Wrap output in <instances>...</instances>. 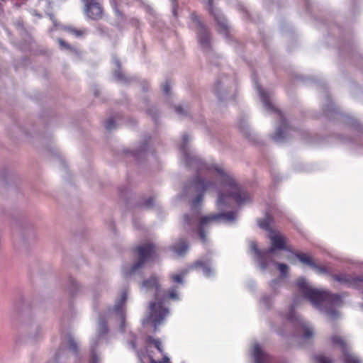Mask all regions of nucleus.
Wrapping results in <instances>:
<instances>
[{"instance_id":"obj_25","label":"nucleus","mask_w":363,"mask_h":363,"mask_svg":"<svg viewBox=\"0 0 363 363\" xmlns=\"http://www.w3.org/2000/svg\"><path fill=\"white\" fill-rule=\"evenodd\" d=\"M286 318H287V320H289V321H291V322H293L294 320L298 321V322H301L300 319L296 315V313L294 311V306L291 307V308L289 310V313L287 315Z\"/></svg>"},{"instance_id":"obj_42","label":"nucleus","mask_w":363,"mask_h":363,"mask_svg":"<svg viewBox=\"0 0 363 363\" xmlns=\"http://www.w3.org/2000/svg\"><path fill=\"white\" fill-rule=\"evenodd\" d=\"M218 86V84H216V88H215V89H216V91H217Z\"/></svg>"},{"instance_id":"obj_23","label":"nucleus","mask_w":363,"mask_h":363,"mask_svg":"<svg viewBox=\"0 0 363 363\" xmlns=\"http://www.w3.org/2000/svg\"><path fill=\"white\" fill-rule=\"evenodd\" d=\"M190 18L191 20V21L195 23V25L196 26V27L199 29L201 28H203L204 27H206L203 23H202V21H201L199 16L196 14V12H192L191 14H190Z\"/></svg>"},{"instance_id":"obj_1","label":"nucleus","mask_w":363,"mask_h":363,"mask_svg":"<svg viewBox=\"0 0 363 363\" xmlns=\"http://www.w3.org/2000/svg\"><path fill=\"white\" fill-rule=\"evenodd\" d=\"M141 286L147 290L155 291V298L157 302L150 303L147 320L156 329L168 314V309L163 306V301L179 299L178 286H174L167 291H162L156 276H151L149 279L143 280Z\"/></svg>"},{"instance_id":"obj_5","label":"nucleus","mask_w":363,"mask_h":363,"mask_svg":"<svg viewBox=\"0 0 363 363\" xmlns=\"http://www.w3.org/2000/svg\"><path fill=\"white\" fill-rule=\"evenodd\" d=\"M134 251L138 255V260L133 265L131 273H134L137 269L143 267L145 263L157 257L156 245L152 242H146L138 245Z\"/></svg>"},{"instance_id":"obj_27","label":"nucleus","mask_w":363,"mask_h":363,"mask_svg":"<svg viewBox=\"0 0 363 363\" xmlns=\"http://www.w3.org/2000/svg\"><path fill=\"white\" fill-rule=\"evenodd\" d=\"M58 43L62 49H66L71 51L74 50V48L69 44L61 38L58 39Z\"/></svg>"},{"instance_id":"obj_32","label":"nucleus","mask_w":363,"mask_h":363,"mask_svg":"<svg viewBox=\"0 0 363 363\" xmlns=\"http://www.w3.org/2000/svg\"><path fill=\"white\" fill-rule=\"evenodd\" d=\"M153 203H154V199H153V198L150 197L145 201L144 206L147 208H150L153 206Z\"/></svg>"},{"instance_id":"obj_36","label":"nucleus","mask_w":363,"mask_h":363,"mask_svg":"<svg viewBox=\"0 0 363 363\" xmlns=\"http://www.w3.org/2000/svg\"><path fill=\"white\" fill-rule=\"evenodd\" d=\"M130 345H131V347H132V348L133 350H136V348H137V343H136L135 338H133V340H131L130 341Z\"/></svg>"},{"instance_id":"obj_11","label":"nucleus","mask_w":363,"mask_h":363,"mask_svg":"<svg viewBox=\"0 0 363 363\" xmlns=\"http://www.w3.org/2000/svg\"><path fill=\"white\" fill-rule=\"evenodd\" d=\"M269 238L272 242V246L267 250V254L273 253L276 250L290 251L289 248L286 245V238L279 232L274 230V233H270Z\"/></svg>"},{"instance_id":"obj_12","label":"nucleus","mask_w":363,"mask_h":363,"mask_svg":"<svg viewBox=\"0 0 363 363\" xmlns=\"http://www.w3.org/2000/svg\"><path fill=\"white\" fill-rule=\"evenodd\" d=\"M252 354L255 363H267L269 360V355L263 351L258 343L253 345Z\"/></svg>"},{"instance_id":"obj_17","label":"nucleus","mask_w":363,"mask_h":363,"mask_svg":"<svg viewBox=\"0 0 363 363\" xmlns=\"http://www.w3.org/2000/svg\"><path fill=\"white\" fill-rule=\"evenodd\" d=\"M273 222V218L269 213H266L262 219L258 220V225L263 230H265L270 233H274V230L271 228V224Z\"/></svg>"},{"instance_id":"obj_14","label":"nucleus","mask_w":363,"mask_h":363,"mask_svg":"<svg viewBox=\"0 0 363 363\" xmlns=\"http://www.w3.org/2000/svg\"><path fill=\"white\" fill-rule=\"evenodd\" d=\"M128 291L123 289L121 292L120 298L116 301L114 306V311L124 318V305L127 301Z\"/></svg>"},{"instance_id":"obj_35","label":"nucleus","mask_w":363,"mask_h":363,"mask_svg":"<svg viewBox=\"0 0 363 363\" xmlns=\"http://www.w3.org/2000/svg\"><path fill=\"white\" fill-rule=\"evenodd\" d=\"M313 268H314V269H317V270H318V272H319L320 273H323V274H324V273H326V272H327V269H326V268H325V267H320V266L316 265V267H313Z\"/></svg>"},{"instance_id":"obj_22","label":"nucleus","mask_w":363,"mask_h":363,"mask_svg":"<svg viewBox=\"0 0 363 363\" xmlns=\"http://www.w3.org/2000/svg\"><path fill=\"white\" fill-rule=\"evenodd\" d=\"M342 353L344 363H359V360L354 355L349 353L347 350Z\"/></svg>"},{"instance_id":"obj_15","label":"nucleus","mask_w":363,"mask_h":363,"mask_svg":"<svg viewBox=\"0 0 363 363\" xmlns=\"http://www.w3.org/2000/svg\"><path fill=\"white\" fill-rule=\"evenodd\" d=\"M189 249L188 242L185 239H179L175 244L170 247V250L179 256L184 255Z\"/></svg>"},{"instance_id":"obj_13","label":"nucleus","mask_w":363,"mask_h":363,"mask_svg":"<svg viewBox=\"0 0 363 363\" xmlns=\"http://www.w3.org/2000/svg\"><path fill=\"white\" fill-rule=\"evenodd\" d=\"M198 40L201 47L203 49L210 48L211 35L206 27L201 28L198 32Z\"/></svg>"},{"instance_id":"obj_7","label":"nucleus","mask_w":363,"mask_h":363,"mask_svg":"<svg viewBox=\"0 0 363 363\" xmlns=\"http://www.w3.org/2000/svg\"><path fill=\"white\" fill-rule=\"evenodd\" d=\"M216 188V184L211 182H206L200 177H196L189 186H186V190H191L193 192L197 193L196 198L193 201L194 206L199 204L203 199V194L206 190Z\"/></svg>"},{"instance_id":"obj_43","label":"nucleus","mask_w":363,"mask_h":363,"mask_svg":"<svg viewBox=\"0 0 363 363\" xmlns=\"http://www.w3.org/2000/svg\"><path fill=\"white\" fill-rule=\"evenodd\" d=\"M116 11L118 13L119 11L116 8Z\"/></svg>"},{"instance_id":"obj_6","label":"nucleus","mask_w":363,"mask_h":363,"mask_svg":"<svg viewBox=\"0 0 363 363\" xmlns=\"http://www.w3.org/2000/svg\"><path fill=\"white\" fill-rule=\"evenodd\" d=\"M82 12L89 20L97 21L103 19L106 11L100 0H81Z\"/></svg>"},{"instance_id":"obj_21","label":"nucleus","mask_w":363,"mask_h":363,"mask_svg":"<svg viewBox=\"0 0 363 363\" xmlns=\"http://www.w3.org/2000/svg\"><path fill=\"white\" fill-rule=\"evenodd\" d=\"M301 323V328H302V338L305 340H310L313 336V330L311 328L307 326L305 323Z\"/></svg>"},{"instance_id":"obj_16","label":"nucleus","mask_w":363,"mask_h":363,"mask_svg":"<svg viewBox=\"0 0 363 363\" xmlns=\"http://www.w3.org/2000/svg\"><path fill=\"white\" fill-rule=\"evenodd\" d=\"M208 11L209 13L214 16L215 20L218 21V23L219 25V32L220 33H228V28L227 24L225 22H220L218 21V18L217 16V14L214 11V7H213V0H208Z\"/></svg>"},{"instance_id":"obj_40","label":"nucleus","mask_w":363,"mask_h":363,"mask_svg":"<svg viewBox=\"0 0 363 363\" xmlns=\"http://www.w3.org/2000/svg\"><path fill=\"white\" fill-rule=\"evenodd\" d=\"M137 354L138 355V357H140V358L142 357V356L143 355V353H140L139 351H137Z\"/></svg>"},{"instance_id":"obj_26","label":"nucleus","mask_w":363,"mask_h":363,"mask_svg":"<svg viewBox=\"0 0 363 363\" xmlns=\"http://www.w3.org/2000/svg\"><path fill=\"white\" fill-rule=\"evenodd\" d=\"M67 344L69 345V348L70 350L73 351L74 352H77V344L75 342L74 339L70 336H69L68 337Z\"/></svg>"},{"instance_id":"obj_9","label":"nucleus","mask_w":363,"mask_h":363,"mask_svg":"<svg viewBox=\"0 0 363 363\" xmlns=\"http://www.w3.org/2000/svg\"><path fill=\"white\" fill-rule=\"evenodd\" d=\"M145 343L147 344V347L151 345L154 346V347L156 348L157 350L162 355L161 360H156L152 355L151 352L147 350V352H148L150 363H171L169 358L167 354L164 353L162 342L160 339L154 338L152 336H147L145 340Z\"/></svg>"},{"instance_id":"obj_31","label":"nucleus","mask_w":363,"mask_h":363,"mask_svg":"<svg viewBox=\"0 0 363 363\" xmlns=\"http://www.w3.org/2000/svg\"><path fill=\"white\" fill-rule=\"evenodd\" d=\"M194 266H195V267H196V268H197V267H202V268H203V269H207V264H206L205 262H203V261H201V260H199V261H196V262L194 263Z\"/></svg>"},{"instance_id":"obj_29","label":"nucleus","mask_w":363,"mask_h":363,"mask_svg":"<svg viewBox=\"0 0 363 363\" xmlns=\"http://www.w3.org/2000/svg\"><path fill=\"white\" fill-rule=\"evenodd\" d=\"M276 265L282 274H286L288 272L289 267L286 264L276 263Z\"/></svg>"},{"instance_id":"obj_38","label":"nucleus","mask_w":363,"mask_h":363,"mask_svg":"<svg viewBox=\"0 0 363 363\" xmlns=\"http://www.w3.org/2000/svg\"><path fill=\"white\" fill-rule=\"evenodd\" d=\"M148 113H149L150 115H152V118H153L154 120H155V119H156L155 116L151 113L150 110H148Z\"/></svg>"},{"instance_id":"obj_39","label":"nucleus","mask_w":363,"mask_h":363,"mask_svg":"<svg viewBox=\"0 0 363 363\" xmlns=\"http://www.w3.org/2000/svg\"><path fill=\"white\" fill-rule=\"evenodd\" d=\"M183 140H184V142H185V143H186V142H187V140H188V137H187V135H184L183 136Z\"/></svg>"},{"instance_id":"obj_10","label":"nucleus","mask_w":363,"mask_h":363,"mask_svg":"<svg viewBox=\"0 0 363 363\" xmlns=\"http://www.w3.org/2000/svg\"><path fill=\"white\" fill-rule=\"evenodd\" d=\"M334 280L347 286L363 289V276H354L348 274H333Z\"/></svg>"},{"instance_id":"obj_33","label":"nucleus","mask_w":363,"mask_h":363,"mask_svg":"<svg viewBox=\"0 0 363 363\" xmlns=\"http://www.w3.org/2000/svg\"><path fill=\"white\" fill-rule=\"evenodd\" d=\"M163 92L166 94H169L170 91V84L168 82H166L162 88Z\"/></svg>"},{"instance_id":"obj_19","label":"nucleus","mask_w":363,"mask_h":363,"mask_svg":"<svg viewBox=\"0 0 363 363\" xmlns=\"http://www.w3.org/2000/svg\"><path fill=\"white\" fill-rule=\"evenodd\" d=\"M330 340L333 345L339 346L342 352L347 350V343L341 336L337 335H333Z\"/></svg>"},{"instance_id":"obj_28","label":"nucleus","mask_w":363,"mask_h":363,"mask_svg":"<svg viewBox=\"0 0 363 363\" xmlns=\"http://www.w3.org/2000/svg\"><path fill=\"white\" fill-rule=\"evenodd\" d=\"M315 360L317 363H331V359L323 355H318Z\"/></svg>"},{"instance_id":"obj_4","label":"nucleus","mask_w":363,"mask_h":363,"mask_svg":"<svg viewBox=\"0 0 363 363\" xmlns=\"http://www.w3.org/2000/svg\"><path fill=\"white\" fill-rule=\"evenodd\" d=\"M258 91L261 100L264 104L266 109L277 113L279 116V119L280 121V126L277 129L275 133L272 136V138L277 142H281L286 138L289 132L292 130L293 128L288 125L283 113L280 110L276 108L273 104L271 102L268 93L266 91L262 89L260 87H258Z\"/></svg>"},{"instance_id":"obj_18","label":"nucleus","mask_w":363,"mask_h":363,"mask_svg":"<svg viewBox=\"0 0 363 363\" xmlns=\"http://www.w3.org/2000/svg\"><path fill=\"white\" fill-rule=\"evenodd\" d=\"M294 255L302 263L309 265L311 267H316V264L313 262L311 257L307 254L303 252H294Z\"/></svg>"},{"instance_id":"obj_24","label":"nucleus","mask_w":363,"mask_h":363,"mask_svg":"<svg viewBox=\"0 0 363 363\" xmlns=\"http://www.w3.org/2000/svg\"><path fill=\"white\" fill-rule=\"evenodd\" d=\"M186 273V272L184 271L180 274H171L170 279H171L172 282L175 283V284H182L183 279H184V277L185 276Z\"/></svg>"},{"instance_id":"obj_2","label":"nucleus","mask_w":363,"mask_h":363,"mask_svg":"<svg viewBox=\"0 0 363 363\" xmlns=\"http://www.w3.org/2000/svg\"><path fill=\"white\" fill-rule=\"evenodd\" d=\"M194 160L199 164L198 171L199 173L203 172L204 170L209 173H216L222 188L229 191L228 194L219 193L218 205L226 204L227 200L229 198H232L238 204H241L250 200V197L247 192L242 190L235 180L223 168L216 165H207L196 158H194Z\"/></svg>"},{"instance_id":"obj_20","label":"nucleus","mask_w":363,"mask_h":363,"mask_svg":"<svg viewBox=\"0 0 363 363\" xmlns=\"http://www.w3.org/2000/svg\"><path fill=\"white\" fill-rule=\"evenodd\" d=\"M65 30L68 33L75 35L77 38L83 37L87 33L86 28H77L72 26L67 27Z\"/></svg>"},{"instance_id":"obj_3","label":"nucleus","mask_w":363,"mask_h":363,"mask_svg":"<svg viewBox=\"0 0 363 363\" xmlns=\"http://www.w3.org/2000/svg\"><path fill=\"white\" fill-rule=\"evenodd\" d=\"M296 286L304 298L309 301L313 306L320 310H325L328 315L333 316L337 315V312L333 308L342 304V301L340 295L332 294L327 290L313 288L303 278H300L296 281Z\"/></svg>"},{"instance_id":"obj_37","label":"nucleus","mask_w":363,"mask_h":363,"mask_svg":"<svg viewBox=\"0 0 363 363\" xmlns=\"http://www.w3.org/2000/svg\"><path fill=\"white\" fill-rule=\"evenodd\" d=\"M177 7H178V5L175 3L174 5V9H173V14L174 16H177Z\"/></svg>"},{"instance_id":"obj_41","label":"nucleus","mask_w":363,"mask_h":363,"mask_svg":"<svg viewBox=\"0 0 363 363\" xmlns=\"http://www.w3.org/2000/svg\"><path fill=\"white\" fill-rule=\"evenodd\" d=\"M48 4L51 5L52 4V0H45Z\"/></svg>"},{"instance_id":"obj_34","label":"nucleus","mask_w":363,"mask_h":363,"mask_svg":"<svg viewBox=\"0 0 363 363\" xmlns=\"http://www.w3.org/2000/svg\"><path fill=\"white\" fill-rule=\"evenodd\" d=\"M175 111L176 112L178 113V114H180V115H184L185 114V111L183 109V108L180 106H178L175 108Z\"/></svg>"},{"instance_id":"obj_8","label":"nucleus","mask_w":363,"mask_h":363,"mask_svg":"<svg viewBox=\"0 0 363 363\" xmlns=\"http://www.w3.org/2000/svg\"><path fill=\"white\" fill-rule=\"evenodd\" d=\"M235 218V214L234 212H227L223 213L213 214L207 216L201 217L199 221V226L198 228V233L201 240L203 242H206V235L204 230L205 225L207 224L219 220L220 218H224L228 220H233Z\"/></svg>"},{"instance_id":"obj_30","label":"nucleus","mask_w":363,"mask_h":363,"mask_svg":"<svg viewBox=\"0 0 363 363\" xmlns=\"http://www.w3.org/2000/svg\"><path fill=\"white\" fill-rule=\"evenodd\" d=\"M105 127L108 130H111L116 127L115 121L113 118H110L106 123Z\"/></svg>"}]
</instances>
